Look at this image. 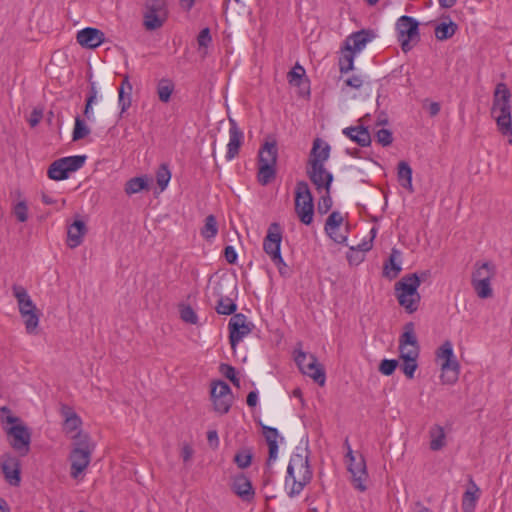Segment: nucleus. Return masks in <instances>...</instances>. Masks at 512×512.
I'll return each mask as SVG.
<instances>
[{
  "label": "nucleus",
  "instance_id": "obj_55",
  "mask_svg": "<svg viewBox=\"0 0 512 512\" xmlns=\"http://www.w3.org/2000/svg\"><path fill=\"white\" fill-rule=\"evenodd\" d=\"M221 372L227 379H229L233 383V385H235L237 387L240 386V380H239V378H237L236 370L233 366L228 365V364H222Z\"/></svg>",
  "mask_w": 512,
  "mask_h": 512
},
{
  "label": "nucleus",
  "instance_id": "obj_45",
  "mask_svg": "<svg viewBox=\"0 0 512 512\" xmlns=\"http://www.w3.org/2000/svg\"><path fill=\"white\" fill-rule=\"evenodd\" d=\"M304 76H305V69L300 64L297 63L288 72L287 79L291 85L300 86Z\"/></svg>",
  "mask_w": 512,
  "mask_h": 512
},
{
  "label": "nucleus",
  "instance_id": "obj_48",
  "mask_svg": "<svg viewBox=\"0 0 512 512\" xmlns=\"http://www.w3.org/2000/svg\"><path fill=\"white\" fill-rule=\"evenodd\" d=\"M251 461H252V453L248 449L239 451L234 456V462L241 469H245V468L249 467L251 465Z\"/></svg>",
  "mask_w": 512,
  "mask_h": 512
},
{
  "label": "nucleus",
  "instance_id": "obj_17",
  "mask_svg": "<svg viewBox=\"0 0 512 512\" xmlns=\"http://www.w3.org/2000/svg\"><path fill=\"white\" fill-rule=\"evenodd\" d=\"M76 39L82 47L94 49L104 42V33L97 28L87 27L77 32Z\"/></svg>",
  "mask_w": 512,
  "mask_h": 512
},
{
  "label": "nucleus",
  "instance_id": "obj_15",
  "mask_svg": "<svg viewBox=\"0 0 512 512\" xmlns=\"http://www.w3.org/2000/svg\"><path fill=\"white\" fill-rule=\"evenodd\" d=\"M306 172L318 192H321L322 190L328 191L331 189L334 177L333 174L325 168V165H320L317 164V162H314L313 165H307Z\"/></svg>",
  "mask_w": 512,
  "mask_h": 512
},
{
  "label": "nucleus",
  "instance_id": "obj_29",
  "mask_svg": "<svg viewBox=\"0 0 512 512\" xmlns=\"http://www.w3.org/2000/svg\"><path fill=\"white\" fill-rule=\"evenodd\" d=\"M429 448L432 451H439L446 446V433L444 428L434 424L429 429Z\"/></svg>",
  "mask_w": 512,
  "mask_h": 512
},
{
  "label": "nucleus",
  "instance_id": "obj_57",
  "mask_svg": "<svg viewBox=\"0 0 512 512\" xmlns=\"http://www.w3.org/2000/svg\"><path fill=\"white\" fill-rule=\"evenodd\" d=\"M422 107L424 110L428 112L429 116L431 117L436 116L441 109L439 102L429 101L428 99H424L422 101Z\"/></svg>",
  "mask_w": 512,
  "mask_h": 512
},
{
  "label": "nucleus",
  "instance_id": "obj_44",
  "mask_svg": "<svg viewBox=\"0 0 512 512\" xmlns=\"http://www.w3.org/2000/svg\"><path fill=\"white\" fill-rule=\"evenodd\" d=\"M21 317L23 318L27 333L33 334L39 324V315L37 311L28 312V314H22Z\"/></svg>",
  "mask_w": 512,
  "mask_h": 512
},
{
  "label": "nucleus",
  "instance_id": "obj_59",
  "mask_svg": "<svg viewBox=\"0 0 512 512\" xmlns=\"http://www.w3.org/2000/svg\"><path fill=\"white\" fill-rule=\"evenodd\" d=\"M43 117V111L41 109H33L28 119L31 127H35L39 124Z\"/></svg>",
  "mask_w": 512,
  "mask_h": 512
},
{
  "label": "nucleus",
  "instance_id": "obj_47",
  "mask_svg": "<svg viewBox=\"0 0 512 512\" xmlns=\"http://www.w3.org/2000/svg\"><path fill=\"white\" fill-rule=\"evenodd\" d=\"M170 179L171 172L169 168L165 164L161 165L156 173L157 184L161 190H164L168 186Z\"/></svg>",
  "mask_w": 512,
  "mask_h": 512
},
{
  "label": "nucleus",
  "instance_id": "obj_46",
  "mask_svg": "<svg viewBox=\"0 0 512 512\" xmlns=\"http://www.w3.org/2000/svg\"><path fill=\"white\" fill-rule=\"evenodd\" d=\"M211 397H231V389L229 385L224 381L215 382L211 389Z\"/></svg>",
  "mask_w": 512,
  "mask_h": 512
},
{
  "label": "nucleus",
  "instance_id": "obj_21",
  "mask_svg": "<svg viewBox=\"0 0 512 512\" xmlns=\"http://www.w3.org/2000/svg\"><path fill=\"white\" fill-rule=\"evenodd\" d=\"M330 156V146L320 138H316L313 141V146L310 151L307 165H313L314 162L317 164L324 165Z\"/></svg>",
  "mask_w": 512,
  "mask_h": 512
},
{
  "label": "nucleus",
  "instance_id": "obj_39",
  "mask_svg": "<svg viewBox=\"0 0 512 512\" xmlns=\"http://www.w3.org/2000/svg\"><path fill=\"white\" fill-rule=\"evenodd\" d=\"M344 218L338 211H333L327 218L324 230L327 235L335 234V230H339Z\"/></svg>",
  "mask_w": 512,
  "mask_h": 512
},
{
  "label": "nucleus",
  "instance_id": "obj_28",
  "mask_svg": "<svg viewBox=\"0 0 512 512\" xmlns=\"http://www.w3.org/2000/svg\"><path fill=\"white\" fill-rule=\"evenodd\" d=\"M61 415L64 418L63 430L67 434L78 430L80 428V426L82 425L81 418L68 405H63L61 407Z\"/></svg>",
  "mask_w": 512,
  "mask_h": 512
},
{
  "label": "nucleus",
  "instance_id": "obj_22",
  "mask_svg": "<svg viewBox=\"0 0 512 512\" xmlns=\"http://www.w3.org/2000/svg\"><path fill=\"white\" fill-rule=\"evenodd\" d=\"M86 233L85 222L80 219L75 220L67 229V245L72 249L80 246Z\"/></svg>",
  "mask_w": 512,
  "mask_h": 512
},
{
  "label": "nucleus",
  "instance_id": "obj_13",
  "mask_svg": "<svg viewBox=\"0 0 512 512\" xmlns=\"http://www.w3.org/2000/svg\"><path fill=\"white\" fill-rule=\"evenodd\" d=\"M282 232L278 223H272L263 241V249L271 261L282 262L281 256Z\"/></svg>",
  "mask_w": 512,
  "mask_h": 512
},
{
  "label": "nucleus",
  "instance_id": "obj_36",
  "mask_svg": "<svg viewBox=\"0 0 512 512\" xmlns=\"http://www.w3.org/2000/svg\"><path fill=\"white\" fill-rule=\"evenodd\" d=\"M48 177L55 181L65 180L69 177V173L62 164L60 159L55 160L48 168Z\"/></svg>",
  "mask_w": 512,
  "mask_h": 512
},
{
  "label": "nucleus",
  "instance_id": "obj_8",
  "mask_svg": "<svg viewBox=\"0 0 512 512\" xmlns=\"http://www.w3.org/2000/svg\"><path fill=\"white\" fill-rule=\"evenodd\" d=\"M295 212L305 225L313 222L314 202L309 185L305 181H298L295 188Z\"/></svg>",
  "mask_w": 512,
  "mask_h": 512
},
{
  "label": "nucleus",
  "instance_id": "obj_35",
  "mask_svg": "<svg viewBox=\"0 0 512 512\" xmlns=\"http://www.w3.org/2000/svg\"><path fill=\"white\" fill-rule=\"evenodd\" d=\"M458 26L455 22L449 21L441 22L435 26V37L439 41H444L451 38L457 31Z\"/></svg>",
  "mask_w": 512,
  "mask_h": 512
},
{
  "label": "nucleus",
  "instance_id": "obj_50",
  "mask_svg": "<svg viewBox=\"0 0 512 512\" xmlns=\"http://www.w3.org/2000/svg\"><path fill=\"white\" fill-rule=\"evenodd\" d=\"M213 400L214 409L219 414H226L231 407V397L220 398L211 397Z\"/></svg>",
  "mask_w": 512,
  "mask_h": 512
},
{
  "label": "nucleus",
  "instance_id": "obj_12",
  "mask_svg": "<svg viewBox=\"0 0 512 512\" xmlns=\"http://www.w3.org/2000/svg\"><path fill=\"white\" fill-rule=\"evenodd\" d=\"M395 291L399 304L404 306L409 313L414 312L416 308H413L411 297L416 294V272L410 273L397 282Z\"/></svg>",
  "mask_w": 512,
  "mask_h": 512
},
{
  "label": "nucleus",
  "instance_id": "obj_3",
  "mask_svg": "<svg viewBox=\"0 0 512 512\" xmlns=\"http://www.w3.org/2000/svg\"><path fill=\"white\" fill-rule=\"evenodd\" d=\"M510 97L511 94L506 84L498 83L494 91L491 114L504 135L512 134Z\"/></svg>",
  "mask_w": 512,
  "mask_h": 512
},
{
  "label": "nucleus",
  "instance_id": "obj_53",
  "mask_svg": "<svg viewBox=\"0 0 512 512\" xmlns=\"http://www.w3.org/2000/svg\"><path fill=\"white\" fill-rule=\"evenodd\" d=\"M262 430L268 445L278 444L279 432L276 428L263 425Z\"/></svg>",
  "mask_w": 512,
  "mask_h": 512
},
{
  "label": "nucleus",
  "instance_id": "obj_25",
  "mask_svg": "<svg viewBox=\"0 0 512 512\" xmlns=\"http://www.w3.org/2000/svg\"><path fill=\"white\" fill-rule=\"evenodd\" d=\"M480 498V489L473 481L472 477L469 478V485L462 496V510L463 512H474L476 504Z\"/></svg>",
  "mask_w": 512,
  "mask_h": 512
},
{
  "label": "nucleus",
  "instance_id": "obj_23",
  "mask_svg": "<svg viewBox=\"0 0 512 512\" xmlns=\"http://www.w3.org/2000/svg\"><path fill=\"white\" fill-rule=\"evenodd\" d=\"M401 262V252L393 248L383 264V277L390 280L395 279L402 270Z\"/></svg>",
  "mask_w": 512,
  "mask_h": 512
},
{
  "label": "nucleus",
  "instance_id": "obj_16",
  "mask_svg": "<svg viewBox=\"0 0 512 512\" xmlns=\"http://www.w3.org/2000/svg\"><path fill=\"white\" fill-rule=\"evenodd\" d=\"M229 142L227 144L226 160H233L239 153V149L244 140V134L233 119H229Z\"/></svg>",
  "mask_w": 512,
  "mask_h": 512
},
{
  "label": "nucleus",
  "instance_id": "obj_51",
  "mask_svg": "<svg viewBox=\"0 0 512 512\" xmlns=\"http://www.w3.org/2000/svg\"><path fill=\"white\" fill-rule=\"evenodd\" d=\"M398 365L399 362L396 359H384L379 365V372L385 376H390L393 374Z\"/></svg>",
  "mask_w": 512,
  "mask_h": 512
},
{
  "label": "nucleus",
  "instance_id": "obj_54",
  "mask_svg": "<svg viewBox=\"0 0 512 512\" xmlns=\"http://www.w3.org/2000/svg\"><path fill=\"white\" fill-rule=\"evenodd\" d=\"M332 207V198L330 196V190L325 191L318 202V212L320 214H326Z\"/></svg>",
  "mask_w": 512,
  "mask_h": 512
},
{
  "label": "nucleus",
  "instance_id": "obj_64",
  "mask_svg": "<svg viewBox=\"0 0 512 512\" xmlns=\"http://www.w3.org/2000/svg\"><path fill=\"white\" fill-rule=\"evenodd\" d=\"M328 236L338 244H344L347 241V235L344 233H340L339 230H335V234Z\"/></svg>",
  "mask_w": 512,
  "mask_h": 512
},
{
  "label": "nucleus",
  "instance_id": "obj_27",
  "mask_svg": "<svg viewBox=\"0 0 512 512\" xmlns=\"http://www.w3.org/2000/svg\"><path fill=\"white\" fill-rule=\"evenodd\" d=\"M1 466L7 482L12 486H18L21 481L18 461L9 457L2 462Z\"/></svg>",
  "mask_w": 512,
  "mask_h": 512
},
{
  "label": "nucleus",
  "instance_id": "obj_24",
  "mask_svg": "<svg viewBox=\"0 0 512 512\" xmlns=\"http://www.w3.org/2000/svg\"><path fill=\"white\" fill-rule=\"evenodd\" d=\"M12 291L14 297L17 300L20 315L28 314V312L32 311H37V307L33 303L26 288L21 285H13Z\"/></svg>",
  "mask_w": 512,
  "mask_h": 512
},
{
  "label": "nucleus",
  "instance_id": "obj_38",
  "mask_svg": "<svg viewBox=\"0 0 512 512\" xmlns=\"http://www.w3.org/2000/svg\"><path fill=\"white\" fill-rule=\"evenodd\" d=\"M86 159L87 157L85 155H74L60 158L62 164L65 165V168L69 174L82 168Z\"/></svg>",
  "mask_w": 512,
  "mask_h": 512
},
{
  "label": "nucleus",
  "instance_id": "obj_62",
  "mask_svg": "<svg viewBox=\"0 0 512 512\" xmlns=\"http://www.w3.org/2000/svg\"><path fill=\"white\" fill-rule=\"evenodd\" d=\"M207 440L211 447L217 448L219 446V437L216 430H209L207 432Z\"/></svg>",
  "mask_w": 512,
  "mask_h": 512
},
{
  "label": "nucleus",
  "instance_id": "obj_43",
  "mask_svg": "<svg viewBox=\"0 0 512 512\" xmlns=\"http://www.w3.org/2000/svg\"><path fill=\"white\" fill-rule=\"evenodd\" d=\"M90 133L89 127L85 124L80 116L75 117L74 129L72 132L73 141H78L85 138Z\"/></svg>",
  "mask_w": 512,
  "mask_h": 512
},
{
  "label": "nucleus",
  "instance_id": "obj_37",
  "mask_svg": "<svg viewBox=\"0 0 512 512\" xmlns=\"http://www.w3.org/2000/svg\"><path fill=\"white\" fill-rule=\"evenodd\" d=\"M258 175L257 179L261 185L269 184L276 175L275 166L276 165H268V164H258Z\"/></svg>",
  "mask_w": 512,
  "mask_h": 512
},
{
  "label": "nucleus",
  "instance_id": "obj_49",
  "mask_svg": "<svg viewBox=\"0 0 512 512\" xmlns=\"http://www.w3.org/2000/svg\"><path fill=\"white\" fill-rule=\"evenodd\" d=\"M13 214L19 222H26L28 220V205L25 200L18 201L13 206Z\"/></svg>",
  "mask_w": 512,
  "mask_h": 512
},
{
  "label": "nucleus",
  "instance_id": "obj_31",
  "mask_svg": "<svg viewBox=\"0 0 512 512\" xmlns=\"http://www.w3.org/2000/svg\"><path fill=\"white\" fill-rule=\"evenodd\" d=\"M131 91L132 85L129 82L128 76H125L118 89V104L121 109V114L131 106Z\"/></svg>",
  "mask_w": 512,
  "mask_h": 512
},
{
  "label": "nucleus",
  "instance_id": "obj_40",
  "mask_svg": "<svg viewBox=\"0 0 512 512\" xmlns=\"http://www.w3.org/2000/svg\"><path fill=\"white\" fill-rule=\"evenodd\" d=\"M355 54L356 53L352 52L351 50H346V48L343 46L342 56L339 59V69L342 74L353 70Z\"/></svg>",
  "mask_w": 512,
  "mask_h": 512
},
{
  "label": "nucleus",
  "instance_id": "obj_42",
  "mask_svg": "<svg viewBox=\"0 0 512 512\" xmlns=\"http://www.w3.org/2000/svg\"><path fill=\"white\" fill-rule=\"evenodd\" d=\"M218 233L217 221L214 215H208L205 219L201 234L205 239L214 238Z\"/></svg>",
  "mask_w": 512,
  "mask_h": 512
},
{
  "label": "nucleus",
  "instance_id": "obj_4",
  "mask_svg": "<svg viewBox=\"0 0 512 512\" xmlns=\"http://www.w3.org/2000/svg\"><path fill=\"white\" fill-rule=\"evenodd\" d=\"M496 266L491 261L474 264L471 274V286L480 299H488L493 296L491 281L496 276Z\"/></svg>",
  "mask_w": 512,
  "mask_h": 512
},
{
  "label": "nucleus",
  "instance_id": "obj_32",
  "mask_svg": "<svg viewBox=\"0 0 512 512\" xmlns=\"http://www.w3.org/2000/svg\"><path fill=\"white\" fill-rule=\"evenodd\" d=\"M412 174L411 167L405 161H401L398 164L397 178L401 187L407 189L409 192H413L412 186Z\"/></svg>",
  "mask_w": 512,
  "mask_h": 512
},
{
  "label": "nucleus",
  "instance_id": "obj_5",
  "mask_svg": "<svg viewBox=\"0 0 512 512\" xmlns=\"http://www.w3.org/2000/svg\"><path fill=\"white\" fill-rule=\"evenodd\" d=\"M440 362V381L443 385H453L459 379L460 364L454 355L453 345L445 341L436 352Z\"/></svg>",
  "mask_w": 512,
  "mask_h": 512
},
{
  "label": "nucleus",
  "instance_id": "obj_26",
  "mask_svg": "<svg viewBox=\"0 0 512 512\" xmlns=\"http://www.w3.org/2000/svg\"><path fill=\"white\" fill-rule=\"evenodd\" d=\"M343 134L361 147H368L371 144V136L368 128L362 125L347 127L343 129Z\"/></svg>",
  "mask_w": 512,
  "mask_h": 512
},
{
  "label": "nucleus",
  "instance_id": "obj_33",
  "mask_svg": "<svg viewBox=\"0 0 512 512\" xmlns=\"http://www.w3.org/2000/svg\"><path fill=\"white\" fill-rule=\"evenodd\" d=\"M143 190H149V181L147 176H139L129 179L124 188L125 193L129 196Z\"/></svg>",
  "mask_w": 512,
  "mask_h": 512
},
{
  "label": "nucleus",
  "instance_id": "obj_41",
  "mask_svg": "<svg viewBox=\"0 0 512 512\" xmlns=\"http://www.w3.org/2000/svg\"><path fill=\"white\" fill-rule=\"evenodd\" d=\"M215 309L218 314L231 315L236 311L237 305L231 298L221 296Z\"/></svg>",
  "mask_w": 512,
  "mask_h": 512
},
{
  "label": "nucleus",
  "instance_id": "obj_9",
  "mask_svg": "<svg viewBox=\"0 0 512 512\" xmlns=\"http://www.w3.org/2000/svg\"><path fill=\"white\" fill-rule=\"evenodd\" d=\"M294 353V360L301 372L323 386L326 381L325 371L322 365L318 363L316 356L301 350H296Z\"/></svg>",
  "mask_w": 512,
  "mask_h": 512
},
{
  "label": "nucleus",
  "instance_id": "obj_10",
  "mask_svg": "<svg viewBox=\"0 0 512 512\" xmlns=\"http://www.w3.org/2000/svg\"><path fill=\"white\" fill-rule=\"evenodd\" d=\"M144 13V26L147 30L153 31L163 26L167 18V7L165 0H147Z\"/></svg>",
  "mask_w": 512,
  "mask_h": 512
},
{
  "label": "nucleus",
  "instance_id": "obj_52",
  "mask_svg": "<svg viewBox=\"0 0 512 512\" xmlns=\"http://www.w3.org/2000/svg\"><path fill=\"white\" fill-rule=\"evenodd\" d=\"M376 141L382 146H389L393 141L392 132L389 129L381 128L375 133Z\"/></svg>",
  "mask_w": 512,
  "mask_h": 512
},
{
  "label": "nucleus",
  "instance_id": "obj_58",
  "mask_svg": "<svg viewBox=\"0 0 512 512\" xmlns=\"http://www.w3.org/2000/svg\"><path fill=\"white\" fill-rule=\"evenodd\" d=\"M211 40L212 39L209 28L202 29L197 37V41L200 47H207Z\"/></svg>",
  "mask_w": 512,
  "mask_h": 512
},
{
  "label": "nucleus",
  "instance_id": "obj_34",
  "mask_svg": "<svg viewBox=\"0 0 512 512\" xmlns=\"http://www.w3.org/2000/svg\"><path fill=\"white\" fill-rule=\"evenodd\" d=\"M174 89L175 85L171 79H160L156 86V92L159 100L163 103H168L171 99V95L174 92Z\"/></svg>",
  "mask_w": 512,
  "mask_h": 512
},
{
  "label": "nucleus",
  "instance_id": "obj_60",
  "mask_svg": "<svg viewBox=\"0 0 512 512\" xmlns=\"http://www.w3.org/2000/svg\"><path fill=\"white\" fill-rule=\"evenodd\" d=\"M345 83H346L347 86H349L351 88L359 89L363 85V79H362L361 76L353 75V76L347 78L345 80Z\"/></svg>",
  "mask_w": 512,
  "mask_h": 512
},
{
  "label": "nucleus",
  "instance_id": "obj_1",
  "mask_svg": "<svg viewBox=\"0 0 512 512\" xmlns=\"http://www.w3.org/2000/svg\"><path fill=\"white\" fill-rule=\"evenodd\" d=\"M308 459L309 451L303 447H296L291 455L285 477V490L291 498L298 496L312 479Z\"/></svg>",
  "mask_w": 512,
  "mask_h": 512
},
{
  "label": "nucleus",
  "instance_id": "obj_61",
  "mask_svg": "<svg viewBox=\"0 0 512 512\" xmlns=\"http://www.w3.org/2000/svg\"><path fill=\"white\" fill-rule=\"evenodd\" d=\"M224 255L226 258V261L230 264H234L237 260V253L233 246H226L224 249Z\"/></svg>",
  "mask_w": 512,
  "mask_h": 512
},
{
  "label": "nucleus",
  "instance_id": "obj_14",
  "mask_svg": "<svg viewBox=\"0 0 512 512\" xmlns=\"http://www.w3.org/2000/svg\"><path fill=\"white\" fill-rule=\"evenodd\" d=\"M252 325L247 322V317L242 313L234 314L228 324L229 340L234 349L242 339L251 333Z\"/></svg>",
  "mask_w": 512,
  "mask_h": 512
},
{
  "label": "nucleus",
  "instance_id": "obj_56",
  "mask_svg": "<svg viewBox=\"0 0 512 512\" xmlns=\"http://www.w3.org/2000/svg\"><path fill=\"white\" fill-rule=\"evenodd\" d=\"M181 319L190 324H196L198 317L190 306H185L180 311Z\"/></svg>",
  "mask_w": 512,
  "mask_h": 512
},
{
  "label": "nucleus",
  "instance_id": "obj_19",
  "mask_svg": "<svg viewBox=\"0 0 512 512\" xmlns=\"http://www.w3.org/2000/svg\"><path fill=\"white\" fill-rule=\"evenodd\" d=\"M7 433L13 438L11 445L14 449H25L28 451L31 435L25 426L21 424H15L9 428Z\"/></svg>",
  "mask_w": 512,
  "mask_h": 512
},
{
  "label": "nucleus",
  "instance_id": "obj_11",
  "mask_svg": "<svg viewBox=\"0 0 512 512\" xmlns=\"http://www.w3.org/2000/svg\"><path fill=\"white\" fill-rule=\"evenodd\" d=\"M395 30L402 51L407 53L412 50L410 41L416 37V19L406 15L401 16L396 21Z\"/></svg>",
  "mask_w": 512,
  "mask_h": 512
},
{
  "label": "nucleus",
  "instance_id": "obj_30",
  "mask_svg": "<svg viewBox=\"0 0 512 512\" xmlns=\"http://www.w3.org/2000/svg\"><path fill=\"white\" fill-rule=\"evenodd\" d=\"M278 149L276 141L265 142L259 151L258 164L276 165Z\"/></svg>",
  "mask_w": 512,
  "mask_h": 512
},
{
  "label": "nucleus",
  "instance_id": "obj_7",
  "mask_svg": "<svg viewBox=\"0 0 512 512\" xmlns=\"http://www.w3.org/2000/svg\"><path fill=\"white\" fill-rule=\"evenodd\" d=\"M344 447L347 452L345 455L348 471L351 473L352 484L355 489L364 492L367 489L368 472L364 457L359 454L356 456L350 446L348 438L344 441Z\"/></svg>",
  "mask_w": 512,
  "mask_h": 512
},
{
  "label": "nucleus",
  "instance_id": "obj_6",
  "mask_svg": "<svg viewBox=\"0 0 512 512\" xmlns=\"http://www.w3.org/2000/svg\"><path fill=\"white\" fill-rule=\"evenodd\" d=\"M73 438L75 439L74 448L69 456L71 463L70 475L73 479H77L91 461L93 446L86 434L78 433Z\"/></svg>",
  "mask_w": 512,
  "mask_h": 512
},
{
  "label": "nucleus",
  "instance_id": "obj_2",
  "mask_svg": "<svg viewBox=\"0 0 512 512\" xmlns=\"http://www.w3.org/2000/svg\"><path fill=\"white\" fill-rule=\"evenodd\" d=\"M399 359L402 361L400 370L408 378H413L416 370V329L413 322L404 326V331L399 337Z\"/></svg>",
  "mask_w": 512,
  "mask_h": 512
},
{
  "label": "nucleus",
  "instance_id": "obj_20",
  "mask_svg": "<svg viewBox=\"0 0 512 512\" xmlns=\"http://www.w3.org/2000/svg\"><path fill=\"white\" fill-rule=\"evenodd\" d=\"M231 488L243 501L252 500L255 494L251 481L243 474L234 477Z\"/></svg>",
  "mask_w": 512,
  "mask_h": 512
},
{
  "label": "nucleus",
  "instance_id": "obj_63",
  "mask_svg": "<svg viewBox=\"0 0 512 512\" xmlns=\"http://www.w3.org/2000/svg\"><path fill=\"white\" fill-rule=\"evenodd\" d=\"M269 447V456L267 459V465H271L278 457V444L268 445Z\"/></svg>",
  "mask_w": 512,
  "mask_h": 512
},
{
  "label": "nucleus",
  "instance_id": "obj_18",
  "mask_svg": "<svg viewBox=\"0 0 512 512\" xmlns=\"http://www.w3.org/2000/svg\"><path fill=\"white\" fill-rule=\"evenodd\" d=\"M374 34L369 30H359L350 34L345 42L344 47L346 50H351L354 53L361 52L366 45L372 41Z\"/></svg>",
  "mask_w": 512,
  "mask_h": 512
}]
</instances>
